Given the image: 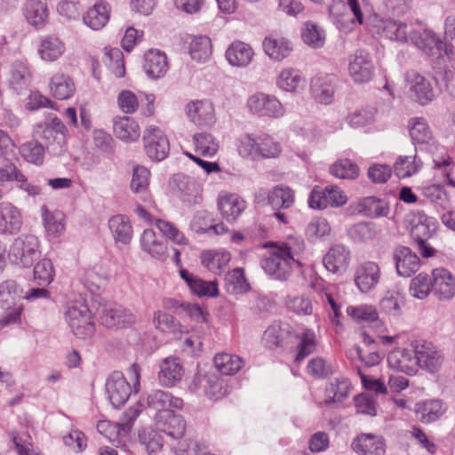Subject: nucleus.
<instances>
[{"instance_id":"nucleus-1","label":"nucleus","mask_w":455,"mask_h":455,"mask_svg":"<svg viewBox=\"0 0 455 455\" xmlns=\"http://www.w3.org/2000/svg\"><path fill=\"white\" fill-rule=\"evenodd\" d=\"M132 386L120 371L112 372L106 382L108 398L113 407L118 408L124 405L129 399L132 392L137 393L140 388V368L137 363H132L129 369Z\"/></svg>"},{"instance_id":"nucleus-2","label":"nucleus","mask_w":455,"mask_h":455,"mask_svg":"<svg viewBox=\"0 0 455 455\" xmlns=\"http://www.w3.org/2000/svg\"><path fill=\"white\" fill-rule=\"evenodd\" d=\"M33 133L36 140L44 142L51 154L60 156L66 151L68 129L56 116L50 114L44 122L36 124Z\"/></svg>"},{"instance_id":"nucleus-3","label":"nucleus","mask_w":455,"mask_h":455,"mask_svg":"<svg viewBox=\"0 0 455 455\" xmlns=\"http://www.w3.org/2000/svg\"><path fill=\"white\" fill-rule=\"evenodd\" d=\"M65 318L72 332L82 339L91 338L95 331V325L92 320V314L84 303L70 305L65 314Z\"/></svg>"},{"instance_id":"nucleus-4","label":"nucleus","mask_w":455,"mask_h":455,"mask_svg":"<svg viewBox=\"0 0 455 455\" xmlns=\"http://www.w3.org/2000/svg\"><path fill=\"white\" fill-rule=\"evenodd\" d=\"M41 255L39 241L33 235H21L14 239L10 247L12 260L22 267H29Z\"/></svg>"},{"instance_id":"nucleus-5","label":"nucleus","mask_w":455,"mask_h":455,"mask_svg":"<svg viewBox=\"0 0 455 455\" xmlns=\"http://www.w3.org/2000/svg\"><path fill=\"white\" fill-rule=\"evenodd\" d=\"M246 106L250 113L260 117L280 118L284 116L285 108L274 95L257 92L251 95Z\"/></svg>"},{"instance_id":"nucleus-6","label":"nucleus","mask_w":455,"mask_h":455,"mask_svg":"<svg viewBox=\"0 0 455 455\" xmlns=\"http://www.w3.org/2000/svg\"><path fill=\"white\" fill-rule=\"evenodd\" d=\"M143 144L147 156L153 161H162L169 154L170 144L164 132L157 126H148L143 133Z\"/></svg>"},{"instance_id":"nucleus-7","label":"nucleus","mask_w":455,"mask_h":455,"mask_svg":"<svg viewBox=\"0 0 455 455\" xmlns=\"http://www.w3.org/2000/svg\"><path fill=\"white\" fill-rule=\"evenodd\" d=\"M412 347L417 358V368L419 367L429 373H435L442 368L443 355L433 343L415 341Z\"/></svg>"},{"instance_id":"nucleus-8","label":"nucleus","mask_w":455,"mask_h":455,"mask_svg":"<svg viewBox=\"0 0 455 455\" xmlns=\"http://www.w3.org/2000/svg\"><path fill=\"white\" fill-rule=\"evenodd\" d=\"M407 222L411 236L417 243L427 242L436 230L435 219L419 210L411 212L407 216Z\"/></svg>"},{"instance_id":"nucleus-9","label":"nucleus","mask_w":455,"mask_h":455,"mask_svg":"<svg viewBox=\"0 0 455 455\" xmlns=\"http://www.w3.org/2000/svg\"><path fill=\"white\" fill-rule=\"evenodd\" d=\"M339 78L333 74L315 76L310 82V91L315 101L321 104H331L334 98Z\"/></svg>"},{"instance_id":"nucleus-10","label":"nucleus","mask_w":455,"mask_h":455,"mask_svg":"<svg viewBox=\"0 0 455 455\" xmlns=\"http://www.w3.org/2000/svg\"><path fill=\"white\" fill-rule=\"evenodd\" d=\"M291 259V257H286L281 251H277V248L274 246L269 256L262 259L261 267L267 274L284 281L289 277L292 267L296 265Z\"/></svg>"},{"instance_id":"nucleus-11","label":"nucleus","mask_w":455,"mask_h":455,"mask_svg":"<svg viewBox=\"0 0 455 455\" xmlns=\"http://www.w3.org/2000/svg\"><path fill=\"white\" fill-rule=\"evenodd\" d=\"M348 72L355 83L363 84L369 82L372 78L374 72L371 55L363 50L356 51L349 58Z\"/></svg>"},{"instance_id":"nucleus-12","label":"nucleus","mask_w":455,"mask_h":455,"mask_svg":"<svg viewBox=\"0 0 455 455\" xmlns=\"http://www.w3.org/2000/svg\"><path fill=\"white\" fill-rule=\"evenodd\" d=\"M190 122L196 126H211L215 124V109L208 100H196L188 102L185 108Z\"/></svg>"},{"instance_id":"nucleus-13","label":"nucleus","mask_w":455,"mask_h":455,"mask_svg":"<svg viewBox=\"0 0 455 455\" xmlns=\"http://www.w3.org/2000/svg\"><path fill=\"white\" fill-rule=\"evenodd\" d=\"M417 48L430 56L441 55L444 43L427 28H418L409 32V39Z\"/></svg>"},{"instance_id":"nucleus-14","label":"nucleus","mask_w":455,"mask_h":455,"mask_svg":"<svg viewBox=\"0 0 455 455\" xmlns=\"http://www.w3.org/2000/svg\"><path fill=\"white\" fill-rule=\"evenodd\" d=\"M147 404L156 413H163L174 412V409H182L184 402L180 397L175 396L168 391L156 389L148 395Z\"/></svg>"},{"instance_id":"nucleus-15","label":"nucleus","mask_w":455,"mask_h":455,"mask_svg":"<svg viewBox=\"0 0 455 455\" xmlns=\"http://www.w3.org/2000/svg\"><path fill=\"white\" fill-rule=\"evenodd\" d=\"M100 321L107 327H128L136 322L131 310L121 305L105 306L101 311Z\"/></svg>"},{"instance_id":"nucleus-16","label":"nucleus","mask_w":455,"mask_h":455,"mask_svg":"<svg viewBox=\"0 0 455 455\" xmlns=\"http://www.w3.org/2000/svg\"><path fill=\"white\" fill-rule=\"evenodd\" d=\"M432 291L443 300L451 299L455 295V277L443 267L432 271Z\"/></svg>"},{"instance_id":"nucleus-17","label":"nucleus","mask_w":455,"mask_h":455,"mask_svg":"<svg viewBox=\"0 0 455 455\" xmlns=\"http://www.w3.org/2000/svg\"><path fill=\"white\" fill-rule=\"evenodd\" d=\"M155 421L157 429L172 439H180L186 431L184 419L174 412L156 413Z\"/></svg>"},{"instance_id":"nucleus-18","label":"nucleus","mask_w":455,"mask_h":455,"mask_svg":"<svg viewBox=\"0 0 455 455\" xmlns=\"http://www.w3.org/2000/svg\"><path fill=\"white\" fill-rule=\"evenodd\" d=\"M396 272L400 276L409 277L415 274L420 266V259L410 248L399 246L393 253Z\"/></svg>"},{"instance_id":"nucleus-19","label":"nucleus","mask_w":455,"mask_h":455,"mask_svg":"<svg viewBox=\"0 0 455 455\" xmlns=\"http://www.w3.org/2000/svg\"><path fill=\"white\" fill-rule=\"evenodd\" d=\"M405 80L410 91L413 92L415 100L421 105H426L435 98L434 90L423 76L414 70L408 71Z\"/></svg>"},{"instance_id":"nucleus-20","label":"nucleus","mask_w":455,"mask_h":455,"mask_svg":"<svg viewBox=\"0 0 455 455\" xmlns=\"http://www.w3.org/2000/svg\"><path fill=\"white\" fill-rule=\"evenodd\" d=\"M380 278V269L377 263L367 261L356 267L355 283L360 291L366 293L373 290Z\"/></svg>"},{"instance_id":"nucleus-21","label":"nucleus","mask_w":455,"mask_h":455,"mask_svg":"<svg viewBox=\"0 0 455 455\" xmlns=\"http://www.w3.org/2000/svg\"><path fill=\"white\" fill-rule=\"evenodd\" d=\"M352 450L358 455H384L386 444L380 435L361 434L351 443Z\"/></svg>"},{"instance_id":"nucleus-22","label":"nucleus","mask_w":455,"mask_h":455,"mask_svg":"<svg viewBox=\"0 0 455 455\" xmlns=\"http://www.w3.org/2000/svg\"><path fill=\"white\" fill-rule=\"evenodd\" d=\"M387 363L390 368L408 375H413L418 371L414 348L411 350L400 347L394 349L387 355Z\"/></svg>"},{"instance_id":"nucleus-23","label":"nucleus","mask_w":455,"mask_h":455,"mask_svg":"<svg viewBox=\"0 0 455 455\" xmlns=\"http://www.w3.org/2000/svg\"><path fill=\"white\" fill-rule=\"evenodd\" d=\"M22 218L17 207L10 203L0 204V234L14 235L20 232Z\"/></svg>"},{"instance_id":"nucleus-24","label":"nucleus","mask_w":455,"mask_h":455,"mask_svg":"<svg viewBox=\"0 0 455 455\" xmlns=\"http://www.w3.org/2000/svg\"><path fill=\"white\" fill-rule=\"evenodd\" d=\"M225 56L232 67L245 68L252 61L254 51L249 44L235 40L229 44Z\"/></svg>"},{"instance_id":"nucleus-25","label":"nucleus","mask_w":455,"mask_h":455,"mask_svg":"<svg viewBox=\"0 0 455 455\" xmlns=\"http://www.w3.org/2000/svg\"><path fill=\"white\" fill-rule=\"evenodd\" d=\"M350 251L342 244L331 246L323 256V262L331 273L344 272L350 262Z\"/></svg>"},{"instance_id":"nucleus-26","label":"nucleus","mask_w":455,"mask_h":455,"mask_svg":"<svg viewBox=\"0 0 455 455\" xmlns=\"http://www.w3.org/2000/svg\"><path fill=\"white\" fill-rule=\"evenodd\" d=\"M113 132L117 139L126 143L135 142L140 136V128L138 122L127 116L114 117Z\"/></svg>"},{"instance_id":"nucleus-27","label":"nucleus","mask_w":455,"mask_h":455,"mask_svg":"<svg viewBox=\"0 0 455 455\" xmlns=\"http://www.w3.org/2000/svg\"><path fill=\"white\" fill-rule=\"evenodd\" d=\"M144 70L151 79H159L165 76L169 69L167 57L159 50H149L145 53Z\"/></svg>"},{"instance_id":"nucleus-28","label":"nucleus","mask_w":455,"mask_h":455,"mask_svg":"<svg viewBox=\"0 0 455 455\" xmlns=\"http://www.w3.org/2000/svg\"><path fill=\"white\" fill-rule=\"evenodd\" d=\"M183 372V367L178 358L167 357L160 363L159 382L164 387H174L181 380Z\"/></svg>"},{"instance_id":"nucleus-29","label":"nucleus","mask_w":455,"mask_h":455,"mask_svg":"<svg viewBox=\"0 0 455 455\" xmlns=\"http://www.w3.org/2000/svg\"><path fill=\"white\" fill-rule=\"evenodd\" d=\"M306 84L307 80L302 73L292 68L283 69L276 78L277 87L288 92H299L304 90Z\"/></svg>"},{"instance_id":"nucleus-30","label":"nucleus","mask_w":455,"mask_h":455,"mask_svg":"<svg viewBox=\"0 0 455 455\" xmlns=\"http://www.w3.org/2000/svg\"><path fill=\"white\" fill-rule=\"evenodd\" d=\"M447 405L440 399H429L416 404L415 412L422 423H431L440 419Z\"/></svg>"},{"instance_id":"nucleus-31","label":"nucleus","mask_w":455,"mask_h":455,"mask_svg":"<svg viewBox=\"0 0 455 455\" xmlns=\"http://www.w3.org/2000/svg\"><path fill=\"white\" fill-rule=\"evenodd\" d=\"M23 12L28 23L36 29L44 28L49 17L47 5L42 0H28Z\"/></svg>"},{"instance_id":"nucleus-32","label":"nucleus","mask_w":455,"mask_h":455,"mask_svg":"<svg viewBox=\"0 0 455 455\" xmlns=\"http://www.w3.org/2000/svg\"><path fill=\"white\" fill-rule=\"evenodd\" d=\"M110 6L107 2L98 1L84 15V23L92 30H100L109 20Z\"/></svg>"},{"instance_id":"nucleus-33","label":"nucleus","mask_w":455,"mask_h":455,"mask_svg":"<svg viewBox=\"0 0 455 455\" xmlns=\"http://www.w3.org/2000/svg\"><path fill=\"white\" fill-rule=\"evenodd\" d=\"M219 210L227 220L234 221L246 208L245 201L236 194H229L219 198Z\"/></svg>"},{"instance_id":"nucleus-34","label":"nucleus","mask_w":455,"mask_h":455,"mask_svg":"<svg viewBox=\"0 0 455 455\" xmlns=\"http://www.w3.org/2000/svg\"><path fill=\"white\" fill-rule=\"evenodd\" d=\"M142 250L152 257L164 260L167 256L166 243L158 239L154 230L145 229L140 238Z\"/></svg>"},{"instance_id":"nucleus-35","label":"nucleus","mask_w":455,"mask_h":455,"mask_svg":"<svg viewBox=\"0 0 455 455\" xmlns=\"http://www.w3.org/2000/svg\"><path fill=\"white\" fill-rule=\"evenodd\" d=\"M357 211L370 218L387 217L390 212L387 202L375 196H368L357 204Z\"/></svg>"},{"instance_id":"nucleus-36","label":"nucleus","mask_w":455,"mask_h":455,"mask_svg":"<svg viewBox=\"0 0 455 455\" xmlns=\"http://www.w3.org/2000/svg\"><path fill=\"white\" fill-rule=\"evenodd\" d=\"M263 48L271 59L282 60L292 51L291 43L283 37L267 36L263 41Z\"/></svg>"},{"instance_id":"nucleus-37","label":"nucleus","mask_w":455,"mask_h":455,"mask_svg":"<svg viewBox=\"0 0 455 455\" xmlns=\"http://www.w3.org/2000/svg\"><path fill=\"white\" fill-rule=\"evenodd\" d=\"M410 136L414 144L428 145L433 140V133L423 117H413L409 121Z\"/></svg>"},{"instance_id":"nucleus-38","label":"nucleus","mask_w":455,"mask_h":455,"mask_svg":"<svg viewBox=\"0 0 455 455\" xmlns=\"http://www.w3.org/2000/svg\"><path fill=\"white\" fill-rule=\"evenodd\" d=\"M329 13L340 30L347 32L353 28L355 20L350 18L348 8L342 0H333L329 6Z\"/></svg>"},{"instance_id":"nucleus-39","label":"nucleus","mask_w":455,"mask_h":455,"mask_svg":"<svg viewBox=\"0 0 455 455\" xmlns=\"http://www.w3.org/2000/svg\"><path fill=\"white\" fill-rule=\"evenodd\" d=\"M267 199L275 209H288L294 204V191L288 186L277 185L269 191Z\"/></svg>"},{"instance_id":"nucleus-40","label":"nucleus","mask_w":455,"mask_h":455,"mask_svg":"<svg viewBox=\"0 0 455 455\" xmlns=\"http://www.w3.org/2000/svg\"><path fill=\"white\" fill-rule=\"evenodd\" d=\"M65 52L64 44L55 36H47L44 38L38 46V54L40 58L47 62L55 61Z\"/></svg>"},{"instance_id":"nucleus-41","label":"nucleus","mask_w":455,"mask_h":455,"mask_svg":"<svg viewBox=\"0 0 455 455\" xmlns=\"http://www.w3.org/2000/svg\"><path fill=\"white\" fill-rule=\"evenodd\" d=\"M50 90L56 99L67 100L73 96L76 87L70 77L63 74H56L50 81Z\"/></svg>"},{"instance_id":"nucleus-42","label":"nucleus","mask_w":455,"mask_h":455,"mask_svg":"<svg viewBox=\"0 0 455 455\" xmlns=\"http://www.w3.org/2000/svg\"><path fill=\"white\" fill-rule=\"evenodd\" d=\"M379 29L381 35L390 40L408 42L407 25L402 21L392 19L384 20L381 21Z\"/></svg>"},{"instance_id":"nucleus-43","label":"nucleus","mask_w":455,"mask_h":455,"mask_svg":"<svg viewBox=\"0 0 455 455\" xmlns=\"http://www.w3.org/2000/svg\"><path fill=\"white\" fill-rule=\"evenodd\" d=\"M259 135L252 133L242 134L237 139L238 155L247 160H259Z\"/></svg>"},{"instance_id":"nucleus-44","label":"nucleus","mask_w":455,"mask_h":455,"mask_svg":"<svg viewBox=\"0 0 455 455\" xmlns=\"http://www.w3.org/2000/svg\"><path fill=\"white\" fill-rule=\"evenodd\" d=\"M421 161L415 156H400L394 164V172L399 179L416 174L421 168Z\"/></svg>"},{"instance_id":"nucleus-45","label":"nucleus","mask_w":455,"mask_h":455,"mask_svg":"<svg viewBox=\"0 0 455 455\" xmlns=\"http://www.w3.org/2000/svg\"><path fill=\"white\" fill-rule=\"evenodd\" d=\"M109 229L118 242L128 243L132 238V226L129 219L124 215H116L108 221Z\"/></svg>"},{"instance_id":"nucleus-46","label":"nucleus","mask_w":455,"mask_h":455,"mask_svg":"<svg viewBox=\"0 0 455 455\" xmlns=\"http://www.w3.org/2000/svg\"><path fill=\"white\" fill-rule=\"evenodd\" d=\"M193 141L196 152L204 157L213 156L219 149L218 140L208 132L196 133Z\"/></svg>"},{"instance_id":"nucleus-47","label":"nucleus","mask_w":455,"mask_h":455,"mask_svg":"<svg viewBox=\"0 0 455 455\" xmlns=\"http://www.w3.org/2000/svg\"><path fill=\"white\" fill-rule=\"evenodd\" d=\"M150 172L144 166L136 165L132 171L130 184L131 190L135 194H142L143 200L149 198L148 188L149 186Z\"/></svg>"},{"instance_id":"nucleus-48","label":"nucleus","mask_w":455,"mask_h":455,"mask_svg":"<svg viewBox=\"0 0 455 455\" xmlns=\"http://www.w3.org/2000/svg\"><path fill=\"white\" fill-rule=\"evenodd\" d=\"M350 385L347 379H335L325 388V404L342 403L348 395Z\"/></svg>"},{"instance_id":"nucleus-49","label":"nucleus","mask_w":455,"mask_h":455,"mask_svg":"<svg viewBox=\"0 0 455 455\" xmlns=\"http://www.w3.org/2000/svg\"><path fill=\"white\" fill-rule=\"evenodd\" d=\"M330 173L338 179L355 180L359 176V167L347 158L339 159L329 167Z\"/></svg>"},{"instance_id":"nucleus-50","label":"nucleus","mask_w":455,"mask_h":455,"mask_svg":"<svg viewBox=\"0 0 455 455\" xmlns=\"http://www.w3.org/2000/svg\"><path fill=\"white\" fill-rule=\"evenodd\" d=\"M214 364L220 373L233 375L243 367V362L237 355L221 353L215 355Z\"/></svg>"},{"instance_id":"nucleus-51","label":"nucleus","mask_w":455,"mask_h":455,"mask_svg":"<svg viewBox=\"0 0 455 455\" xmlns=\"http://www.w3.org/2000/svg\"><path fill=\"white\" fill-rule=\"evenodd\" d=\"M153 324L156 330L164 333L178 334L182 333V325L176 319L163 311L154 313Z\"/></svg>"},{"instance_id":"nucleus-52","label":"nucleus","mask_w":455,"mask_h":455,"mask_svg":"<svg viewBox=\"0 0 455 455\" xmlns=\"http://www.w3.org/2000/svg\"><path fill=\"white\" fill-rule=\"evenodd\" d=\"M212 41L206 36L195 37L190 43L189 53L193 60L205 62L212 55Z\"/></svg>"},{"instance_id":"nucleus-53","label":"nucleus","mask_w":455,"mask_h":455,"mask_svg":"<svg viewBox=\"0 0 455 455\" xmlns=\"http://www.w3.org/2000/svg\"><path fill=\"white\" fill-rule=\"evenodd\" d=\"M224 281L225 289L230 294H240L247 291L250 288L242 268H235L228 272Z\"/></svg>"},{"instance_id":"nucleus-54","label":"nucleus","mask_w":455,"mask_h":455,"mask_svg":"<svg viewBox=\"0 0 455 455\" xmlns=\"http://www.w3.org/2000/svg\"><path fill=\"white\" fill-rule=\"evenodd\" d=\"M228 251H205L202 253V264L212 273H219L230 261Z\"/></svg>"},{"instance_id":"nucleus-55","label":"nucleus","mask_w":455,"mask_h":455,"mask_svg":"<svg viewBox=\"0 0 455 455\" xmlns=\"http://www.w3.org/2000/svg\"><path fill=\"white\" fill-rule=\"evenodd\" d=\"M277 251H281L286 257H291V260L297 266H300L299 255L305 250V243L300 237H289L284 243L276 244Z\"/></svg>"},{"instance_id":"nucleus-56","label":"nucleus","mask_w":455,"mask_h":455,"mask_svg":"<svg viewBox=\"0 0 455 455\" xmlns=\"http://www.w3.org/2000/svg\"><path fill=\"white\" fill-rule=\"evenodd\" d=\"M139 441L149 454H155L162 449L164 438L159 430L144 428L139 432Z\"/></svg>"},{"instance_id":"nucleus-57","label":"nucleus","mask_w":455,"mask_h":455,"mask_svg":"<svg viewBox=\"0 0 455 455\" xmlns=\"http://www.w3.org/2000/svg\"><path fill=\"white\" fill-rule=\"evenodd\" d=\"M259 160L276 158L282 153V146L272 136L262 133L259 135Z\"/></svg>"},{"instance_id":"nucleus-58","label":"nucleus","mask_w":455,"mask_h":455,"mask_svg":"<svg viewBox=\"0 0 455 455\" xmlns=\"http://www.w3.org/2000/svg\"><path fill=\"white\" fill-rule=\"evenodd\" d=\"M55 270L51 259L44 258L34 267V280L40 286L49 285L54 279Z\"/></svg>"},{"instance_id":"nucleus-59","label":"nucleus","mask_w":455,"mask_h":455,"mask_svg":"<svg viewBox=\"0 0 455 455\" xmlns=\"http://www.w3.org/2000/svg\"><path fill=\"white\" fill-rule=\"evenodd\" d=\"M376 109L367 108L355 110L347 115V123L353 128H366L375 122Z\"/></svg>"},{"instance_id":"nucleus-60","label":"nucleus","mask_w":455,"mask_h":455,"mask_svg":"<svg viewBox=\"0 0 455 455\" xmlns=\"http://www.w3.org/2000/svg\"><path fill=\"white\" fill-rule=\"evenodd\" d=\"M297 339H299V343L295 360L300 362L315 350V334L313 331L306 329L300 334H297Z\"/></svg>"},{"instance_id":"nucleus-61","label":"nucleus","mask_w":455,"mask_h":455,"mask_svg":"<svg viewBox=\"0 0 455 455\" xmlns=\"http://www.w3.org/2000/svg\"><path fill=\"white\" fill-rule=\"evenodd\" d=\"M43 220L45 230L52 235H59L65 229L64 216L61 212H50L45 206L42 207Z\"/></svg>"},{"instance_id":"nucleus-62","label":"nucleus","mask_w":455,"mask_h":455,"mask_svg":"<svg viewBox=\"0 0 455 455\" xmlns=\"http://www.w3.org/2000/svg\"><path fill=\"white\" fill-rule=\"evenodd\" d=\"M30 79L28 68L22 62H15L12 66L10 83L12 87L21 93L26 89L27 84Z\"/></svg>"},{"instance_id":"nucleus-63","label":"nucleus","mask_w":455,"mask_h":455,"mask_svg":"<svg viewBox=\"0 0 455 455\" xmlns=\"http://www.w3.org/2000/svg\"><path fill=\"white\" fill-rule=\"evenodd\" d=\"M301 37L303 42L312 48H320L324 44L325 35L315 24L307 22L302 29Z\"/></svg>"},{"instance_id":"nucleus-64","label":"nucleus","mask_w":455,"mask_h":455,"mask_svg":"<svg viewBox=\"0 0 455 455\" xmlns=\"http://www.w3.org/2000/svg\"><path fill=\"white\" fill-rule=\"evenodd\" d=\"M410 291L417 299H425L432 291V276L420 273L411 281Z\"/></svg>"}]
</instances>
